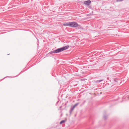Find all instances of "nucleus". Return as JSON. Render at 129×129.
Masks as SVG:
<instances>
[{
    "mask_svg": "<svg viewBox=\"0 0 129 129\" xmlns=\"http://www.w3.org/2000/svg\"><path fill=\"white\" fill-rule=\"evenodd\" d=\"M69 47V46H66L63 47L59 48L56 50H55L53 51V52L54 53H57L61 51H63L64 50H65L68 49Z\"/></svg>",
    "mask_w": 129,
    "mask_h": 129,
    "instance_id": "f257e3e1",
    "label": "nucleus"
},
{
    "mask_svg": "<svg viewBox=\"0 0 129 129\" xmlns=\"http://www.w3.org/2000/svg\"><path fill=\"white\" fill-rule=\"evenodd\" d=\"M78 25V24L76 22H70V26L75 27H77Z\"/></svg>",
    "mask_w": 129,
    "mask_h": 129,
    "instance_id": "f03ea898",
    "label": "nucleus"
},
{
    "mask_svg": "<svg viewBox=\"0 0 129 129\" xmlns=\"http://www.w3.org/2000/svg\"><path fill=\"white\" fill-rule=\"evenodd\" d=\"M91 3V1L90 0H88L87 1H85L84 2V4L86 5H89Z\"/></svg>",
    "mask_w": 129,
    "mask_h": 129,
    "instance_id": "7ed1b4c3",
    "label": "nucleus"
},
{
    "mask_svg": "<svg viewBox=\"0 0 129 129\" xmlns=\"http://www.w3.org/2000/svg\"><path fill=\"white\" fill-rule=\"evenodd\" d=\"M70 22L67 23H64L63 24V25L65 26H70Z\"/></svg>",
    "mask_w": 129,
    "mask_h": 129,
    "instance_id": "20e7f679",
    "label": "nucleus"
},
{
    "mask_svg": "<svg viewBox=\"0 0 129 129\" xmlns=\"http://www.w3.org/2000/svg\"><path fill=\"white\" fill-rule=\"evenodd\" d=\"M65 121L64 120H62V121H61L60 122V124H62V123H63L64 122H65Z\"/></svg>",
    "mask_w": 129,
    "mask_h": 129,
    "instance_id": "39448f33",
    "label": "nucleus"
},
{
    "mask_svg": "<svg viewBox=\"0 0 129 129\" xmlns=\"http://www.w3.org/2000/svg\"><path fill=\"white\" fill-rule=\"evenodd\" d=\"M77 105V104H75L74 105V106H73V108H72V110Z\"/></svg>",
    "mask_w": 129,
    "mask_h": 129,
    "instance_id": "423d86ee",
    "label": "nucleus"
},
{
    "mask_svg": "<svg viewBox=\"0 0 129 129\" xmlns=\"http://www.w3.org/2000/svg\"><path fill=\"white\" fill-rule=\"evenodd\" d=\"M123 1V0H117V2H120Z\"/></svg>",
    "mask_w": 129,
    "mask_h": 129,
    "instance_id": "0eeeda50",
    "label": "nucleus"
},
{
    "mask_svg": "<svg viewBox=\"0 0 129 129\" xmlns=\"http://www.w3.org/2000/svg\"><path fill=\"white\" fill-rule=\"evenodd\" d=\"M101 81H99V82H100Z\"/></svg>",
    "mask_w": 129,
    "mask_h": 129,
    "instance_id": "6e6552de",
    "label": "nucleus"
}]
</instances>
